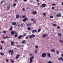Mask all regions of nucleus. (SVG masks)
I'll list each match as a JSON object with an SVG mask.
<instances>
[{
	"label": "nucleus",
	"instance_id": "42",
	"mask_svg": "<svg viewBox=\"0 0 63 63\" xmlns=\"http://www.w3.org/2000/svg\"><path fill=\"white\" fill-rule=\"evenodd\" d=\"M3 33L4 34H6V31H5L3 32Z\"/></svg>",
	"mask_w": 63,
	"mask_h": 63
},
{
	"label": "nucleus",
	"instance_id": "34",
	"mask_svg": "<svg viewBox=\"0 0 63 63\" xmlns=\"http://www.w3.org/2000/svg\"><path fill=\"white\" fill-rule=\"evenodd\" d=\"M41 29H39L38 30V32H40V31H41Z\"/></svg>",
	"mask_w": 63,
	"mask_h": 63
},
{
	"label": "nucleus",
	"instance_id": "9",
	"mask_svg": "<svg viewBox=\"0 0 63 63\" xmlns=\"http://www.w3.org/2000/svg\"><path fill=\"white\" fill-rule=\"evenodd\" d=\"M37 32V30H33L32 32V33H34V32Z\"/></svg>",
	"mask_w": 63,
	"mask_h": 63
},
{
	"label": "nucleus",
	"instance_id": "15",
	"mask_svg": "<svg viewBox=\"0 0 63 63\" xmlns=\"http://www.w3.org/2000/svg\"><path fill=\"white\" fill-rule=\"evenodd\" d=\"M58 36H61V35H62V34H61L60 33H58L57 34Z\"/></svg>",
	"mask_w": 63,
	"mask_h": 63
},
{
	"label": "nucleus",
	"instance_id": "24",
	"mask_svg": "<svg viewBox=\"0 0 63 63\" xmlns=\"http://www.w3.org/2000/svg\"><path fill=\"white\" fill-rule=\"evenodd\" d=\"M20 46H21L19 45H17V47H20Z\"/></svg>",
	"mask_w": 63,
	"mask_h": 63
},
{
	"label": "nucleus",
	"instance_id": "52",
	"mask_svg": "<svg viewBox=\"0 0 63 63\" xmlns=\"http://www.w3.org/2000/svg\"><path fill=\"white\" fill-rule=\"evenodd\" d=\"M26 33H25L24 34H23V36L24 37L25 36H26Z\"/></svg>",
	"mask_w": 63,
	"mask_h": 63
},
{
	"label": "nucleus",
	"instance_id": "27",
	"mask_svg": "<svg viewBox=\"0 0 63 63\" xmlns=\"http://www.w3.org/2000/svg\"><path fill=\"white\" fill-rule=\"evenodd\" d=\"M28 30H31V28L30 27H29L28 28Z\"/></svg>",
	"mask_w": 63,
	"mask_h": 63
},
{
	"label": "nucleus",
	"instance_id": "38",
	"mask_svg": "<svg viewBox=\"0 0 63 63\" xmlns=\"http://www.w3.org/2000/svg\"><path fill=\"white\" fill-rule=\"evenodd\" d=\"M60 58L61 59V60L63 61V59L62 58V57H60Z\"/></svg>",
	"mask_w": 63,
	"mask_h": 63
},
{
	"label": "nucleus",
	"instance_id": "46",
	"mask_svg": "<svg viewBox=\"0 0 63 63\" xmlns=\"http://www.w3.org/2000/svg\"><path fill=\"white\" fill-rule=\"evenodd\" d=\"M43 15L44 16H46V13H43Z\"/></svg>",
	"mask_w": 63,
	"mask_h": 63
},
{
	"label": "nucleus",
	"instance_id": "6",
	"mask_svg": "<svg viewBox=\"0 0 63 63\" xmlns=\"http://www.w3.org/2000/svg\"><path fill=\"white\" fill-rule=\"evenodd\" d=\"M16 23L15 22H13L12 23V25H16Z\"/></svg>",
	"mask_w": 63,
	"mask_h": 63
},
{
	"label": "nucleus",
	"instance_id": "62",
	"mask_svg": "<svg viewBox=\"0 0 63 63\" xmlns=\"http://www.w3.org/2000/svg\"><path fill=\"white\" fill-rule=\"evenodd\" d=\"M37 5H38V6L40 5V3H38L37 4Z\"/></svg>",
	"mask_w": 63,
	"mask_h": 63
},
{
	"label": "nucleus",
	"instance_id": "48",
	"mask_svg": "<svg viewBox=\"0 0 63 63\" xmlns=\"http://www.w3.org/2000/svg\"><path fill=\"white\" fill-rule=\"evenodd\" d=\"M17 34H16L15 35V37H17Z\"/></svg>",
	"mask_w": 63,
	"mask_h": 63
},
{
	"label": "nucleus",
	"instance_id": "53",
	"mask_svg": "<svg viewBox=\"0 0 63 63\" xmlns=\"http://www.w3.org/2000/svg\"><path fill=\"white\" fill-rule=\"evenodd\" d=\"M3 39H6V38L5 37H3Z\"/></svg>",
	"mask_w": 63,
	"mask_h": 63
},
{
	"label": "nucleus",
	"instance_id": "56",
	"mask_svg": "<svg viewBox=\"0 0 63 63\" xmlns=\"http://www.w3.org/2000/svg\"><path fill=\"white\" fill-rule=\"evenodd\" d=\"M36 1H37V2H39L40 0H36Z\"/></svg>",
	"mask_w": 63,
	"mask_h": 63
},
{
	"label": "nucleus",
	"instance_id": "37",
	"mask_svg": "<svg viewBox=\"0 0 63 63\" xmlns=\"http://www.w3.org/2000/svg\"><path fill=\"white\" fill-rule=\"evenodd\" d=\"M6 37V39H9V38H10V37H8V36H7Z\"/></svg>",
	"mask_w": 63,
	"mask_h": 63
},
{
	"label": "nucleus",
	"instance_id": "18",
	"mask_svg": "<svg viewBox=\"0 0 63 63\" xmlns=\"http://www.w3.org/2000/svg\"><path fill=\"white\" fill-rule=\"evenodd\" d=\"M35 19L33 18H32V19L31 20V21H35Z\"/></svg>",
	"mask_w": 63,
	"mask_h": 63
},
{
	"label": "nucleus",
	"instance_id": "33",
	"mask_svg": "<svg viewBox=\"0 0 63 63\" xmlns=\"http://www.w3.org/2000/svg\"><path fill=\"white\" fill-rule=\"evenodd\" d=\"M0 50H2V49H3V48L2 47V46H1L0 47Z\"/></svg>",
	"mask_w": 63,
	"mask_h": 63
},
{
	"label": "nucleus",
	"instance_id": "39",
	"mask_svg": "<svg viewBox=\"0 0 63 63\" xmlns=\"http://www.w3.org/2000/svg\"><path fill=\"white\" fill-rule=\"evenodd\" d=\"M31 38H32V36H31V35H30L29 38L31 39Z\"/></svg>",
	"mask_w": 63,
	"mask_h": 63
},
{
	"label": "nucleus",
	"instance_id": "45",
	"mask_svg": "<svg viewBox=\"0 0 63 63\" xmlns=\"http://www.w3.org/2000/svg\"><path fill=\"white\" fill-rule=\"evenodd\" d=\"M6 61L7 62H9V60H8V59H6Z\"/></svg>",
	"mask_w": 63,
	"mask_h": 63
},
{
	"label": "nucleus",
	"instance_id": "44",
	"mask_svg": "<svg viewBox=\"0 0 63 63\" xmlns=\"http://www.w3.org/2000/svg\"><path fill=\"white\" fill-rule=\"evenodd\" d=\"M58 60H59V61H60L61 60V59H60V58H58Z\"/></svg>",
	"mask_w": 63,
	"mask_h": 63
},
{
	"label": "nucleus",
	"instance_id": "43",
	"mask_svg": "<svg viewBox=\"0 0 63 63\" xmlns=\"http://www.w3.org/2000/svg\"><path fill=\"white\" fill-rule=\"evenodd\" d=\"M1 3L3 4V3H4V1H1Z\"/></svg>",
	"mask_w": 63,
	"mask_h": 63
},
{
	"label": "nucleus",
	"instance_id": "4",
	"mask_svg": "<svg viewBox=\"0 0 63 63\" xmlns=\"http://www.w3.org/2000/svg\"><path fill=\"white\" fill-rule=\"evenodd\" d=\"M13 51L14 50H12V51L11 50V49L9 50L8 51L9 52V53H11V54L12 55V54H13Z\"/></svg>",
	"mask_w": 63,
	"mask_h": 63
},
{
	"label": "nucleus",
	"instance_id": "7",
	"mask_svg": "<svg viewBox=\"0 0 63 63\" xmlns=\"http://www.w3.org/2000/svg\"><path fill=\"white\" fill-rule=\"evenodd\" d=\"M11 43L12 46H14V45L15 44V42H14L13 41H11Z\"/></svg>",
	"mask_w": 63,
	"mask_h": 63
},
{
	"label": "nucleus",
	"instance_id": "49",
	"mask_svg": "<svg viewBox=\"0 0 63 63\" xmlns=\"http://www.w3.org/2000/svg\"><path fill=\"white\" fill-rule=\"evenodd\" d=\"M57 54H58L59 53V52L58 51L57 52Z\"/></svg>",
	"mask_w": 63,
	"mask_h": 63
},
{
	"label": "nucleus",
	"instance_id": "35",
	"mask_svg": "<svg viewBox=\"0 0 63 63\" xmlns=\"http://www.w3.org/2000/svg\"><path fill=\"white\" fill-rule=\"evenodd\" d=\"M25 40H23L22 41V43L23 44H24L25 43Z\"/></svg>",
	"mask_w": 63,
	"mask_h": 63
},
{
	"label": "nucleus",
	"instance_id": "54",
	"mask_svg": "<svg viewBox=\"0 0 63 63\" xmlns=\"http://www.w3.org/2000/svg\"><path fill=\"white\" fill-rule=\"evenodd\" d=\"M48 63H52V62L50 61L48 62Z\"/></svg>",
	"mask_w": 63,
	"mask_h": 63
},
{
	"label": "nucleus",
	"instance_id": "12",
	"mask_svg": "<svg viewBox=\"0 0 63 63\" xmlns=\"http://www.w3.org/2000/svg\"><path fill=\"white\" fill-rule=\"evenodd\" d=\"M47 55L49 57H51V56H50V53H47Z\"/></svg>",
	"mask_w": 63,
	"mask_h": 63
},
{
	"label": "nucleus",
	"instance_id": "23",
	"mask_svg": "<svg viewBox=\"0 0 63 63\" xmlns=\"http://www.w3.org/2000/svg\"><path fill=\"white\" fill-rule=\"evenodd\" d=\"M37 51H38V50H37V49L35 50L34 51V52L35 53V54H36L37 53Z\"/></svg>",
	"mask_w": 63,
	"mask_h": 63
},
{
	"label": "nucleus",
	"instance_id": "25",
	"mask_svg": "<svg viewBox=\"0 0 63 63\" xmlns=\"http://www.w3.org/2000/svg\"><path fill=\"white\" fill-rule=\"evenodd\" d=\"M11 62L12 63H14V61L13 60H11Z\"/></svg>",
	"mask_w": 63,
	"mask_h": 63
},
{
	"label": "nucleus",
	"instance_id": "28",
	"mask_svg": "<svg viewBox=\"0 0 63 63\" xmlns=\"http://www.w3.org/2000/svg\"><path fill=\"white\" fill-rule=\"evenodd\" d=\"M25 17H26V16L25 15H24L22 16V18H25Z\"/></svg>",
	"mask_w": 63,
	"mask_h": 63
},
{
	"label": "nucleus",
	"instance_id": "1",
	"mask_svg": "<svg viewBox=\"0 0 63 63\" xmlns=\"http://www.w3.org/2000/svg\"><path fill=\"white\" fill-rule=\"evenodd\" d=\"M34 59V57L32 56L31 58L30 59V61L29 62V63H31L33 62V59Z\"/></svg>",
	"mask_w": 63,
	"mask_h": 63
},
{
	"label": "nucleus",
	"instance_id": "13",
	"mask_svg": "<svg viewBox=\"0 0 63 63\" xmlns=\"http://www.w3.org/2000/svg\"><path fill=\"white\" fill-rule=\"evenodd\" d=\"M0 55L1 56H3L4 55V54L3 53H2V52H0Z\"/></svg>",
	"mask_w": 63,
	"mask_h": 63
},
{
	"label": "nucleus",
	"instance_id": "30",
	"mask_svg": "<svg viewBox=\"0 0 63 63\" xmlns=\"http://www.w3.org/2000/svg\"><path fill=\"white\" fill-rule=\"evenodd\" d=\"M53 26H54L55 27L57 26V25H56V24H53Z\"/></svg>",
	"mask_w": 63,
	"mask_h": 63
},
{
	"label": "nucleus",
	"instance_id": "26",
	"mask_svg": "<svg viewBox=\"0 0 63 63\" xmlns=\"http://www.w3.org/2000/svg\"><path fill=\"white\" fill-rule=\"evenodd\" d=\"M57 16H58L59 17H60L61 16V15H59V14H57Z\"/></svg>",
	"mask_w": 63,
	"mask_h": 63
},
{
	"label": "nucleus",
	"instance_id": "20",
	"mask_svg": "<svg viewBox=\"0 0 63 63\" xmlns=\"http://www.w3.org/2000/svg\"><path fill=\"white\" fill-rule=\"evenodd\" d=\"M16 3L13 4V7H16Z\"/></svg>",
	"mask_w": 63,
	"mask_h": 63
},
{
	"label": "nucleus",
	"instance_id": "29",
	"mask_svg": "<svg viewBox=\"0 0 63 63\" xmlns=\"http://www.w3.org/2000/svg\"><path fill=\"white\" fill-rule=\"evenodd\" d=\"M60 42H62V43H63V40L62 41L61 40H60Z\"/></svg>",
	"mask_w": 63,
	"mask_h": 63
},
{
	"label": "nucleus",
	"instance_id": "5",
	"mask_svg": "<svg viewBox=\"0 0 63 63\" xmlns=\"http://www.w3.org/2000/svg\"><path fill=\"white\" fill-rule=\"evenodd\" d=\"M28 19V18H25L24 19H23V22H25V21H26V20H27V19Z\"/></svg>",
	"mask_w": 63,
	"mask_h": 63
},
{
	"label": "nucleus",
	"instance_id": "57",
	"mask_svg": "<svg viewBox=\"0 0 63 63\" xmlns=\"http://www.w3.org/2000/svg\"><path fill=\"white\" fill-rule=\"evenodd\" d=\"M22 10L23 11H24L25 10V9L24 8H23L22 9Z\"/></svg>",
	"mask_w": 63,
	"mask_h": 63
},
{
	"label": "nucleus",
	"instance_id": "55",
	"mask_svg": "<svg viewBox=\"0 0 63 63\" xmlns=\"http://www.w3.org/2000/svg\"><path fill=\"white\" fill-rule=\"evenodd\" d=\"M35 47L36 48H38V46H35Z\"/></svg>",
	"mask_w": 63,
	"mask_h": 63
},
{
	"label": "nucleus",
	"instance_id": "47",
	"mask_svg": "<svg viewBox=\"0 0 63 63\" xmlns=\"http://www.w3.org/2000/svg\"><path fill=\"white\" fill-rule=\"evenodd\" d=\"M56 5V4H54V3H53L52 4V6H55Z\"/></svg>",
	"mask_w": 63,
	"mask_h": 63
},
{
	"label": "nucleus",
	"instance_id": "10",
	"mask_svg": "<svg viewBox=\"0 0 63 63\" xmlns=\"http://www.w3.org/2000/svg\"><path fill=\"white\" fill-rule=\"evenodd\" d=\"M33 15H36L37 14V12L36 11H34L32 13Z\"/></svg>",
	"mask_w": 63,
	"mask_h": 63
},
{
	"label": "nucleus",
	"instance_id": "59",
	"mask_svg": "<svg viewBox=\"0 0 63 63\" xmlns=\"http://www.w3.org/2000/svg\"><path fill=\"white\" fill-rule=\"evenodd\" d=\"M15 2H17V0H15Z\"/></svg>",
	"mask_w": 63,
	"mask_h": 63
},
{
	"label": "nucleus",
	"instance_id": "11",
	"mask_svg": "<svg viewBox=\"0 0 63 63\" xmlns=\"http://www.w3.org/2000/svg\"><path fill=\"white\" fill-rule=\"evenodd\" d=\"M15 31H12L11 32V35H14V34H15Z\"/></svg>",
	"mask_w": 63,
	"mask_h": 63
},
{
	"label": "nucleus",
	"instance_id": "16",
	"mask_svg": "<svg viewBox=\"0 0 63 63\" xmlns=\"http://www.w3.org/2000/svg\"><path fill=\"white\" fill-rule=\"evenodd\" d=\"M19 15H17L16 16V18H18L19 17Z\"/></svg>",
	"mask_w": 63,
	"mask_h": 63
},
{
	"label": "nucleus",
	"instance_id": "60",
	"mask_svg": "<svg viewBox=\"0 0 63 63\" xmlns=\"http://www.w3.org/2000/svg\"><path fill=\"white\" fill-rule=\"evenodd\" d=\"M1 42L2 43H4V41H1Z\"/></svg>",
	"mask_w": 63,
	"mask_h": 63
},
{
	"label": "nucleus",
	"instance_id": "14",
	"mask_svg": "<svg viewBox=\"0 0 63 63\" xmlns=\"http://www.w3.org/2000/svg\"><path fill=\"white\" fill-rule=\"evenodd\" d=\"M31 23H29L27 25V26H28V27H29V26H31Z\"/></svg>",
	"mask_w": 63,
	"mask_h": 63
},
{
	"label": "nucleus",
	"instance_id": "8",
	"mask_svg": "<svg viewBox=\"0 0 63 63\" xmlns=\"http://www.w3.org/2000/svg\"><path fill=\"white\" fill-rule=\"evenodd\" d=\"M20 56V54H18V55L16 56V59H17V58H18V57H19Z\"/></svg>",
	"mask_w": 63,
	"mask_h": 63
},
{
	"label": "nucleus",
	"instance_id": "41",
	"mask_svg": "<svg viewBox=\"0 0 63 63\" xmlns=\"http://www.w3.org/2000/svg\"><path fill=\"white\" fill-rule=\"evenodd\" d=\"M54 9H55V7H52V10H54Z\"/></svg>",
	"mask_w": 63,
	"mask_h": 63
},
{
	"label": "nucleus",
	"instance_id": "63",
	"mask_svg": "<svg viewBox=\"0 0 63 63\" xmlns=\"http://www.w3.org/2000/svg\"><path fill=\"white\" fill-rule=\"evenodd\" d=\"M36 22H33V24H34V23H35Z\"/></svg>",
	"mask_w": 63,
	"mask_h": 63
},
{
	"label": "nucleus",
	"instance_id": "31",
	"mask_svg": "<svg viewBox=\"0 0 63 63\" xmlns=\"http://www.w3.org/2000/svg\"><path fill=\"white\" fill-rule=\"evenodd\" d=\"M50 17L51 18H52L53 17V16H50Z\"/></svg>",
	"mask_w": 63,
	"mask_h": 63
},
{
	"label": "nucleus",
	"instance_id": "3",
	"mask_svg": "<svg viewBox=\"0 0 63 63\" xmlns=\"http://www.w3.org/2000/svg\"><path fill=\"white\" fill-rule=\"evenodd\" d=\"M46 6H47V5H46V4H43L41 5V6H40V7L42 8V7H45Z\"/></svg>",
	"mask_w": 63,
	"mask_h": 63
},
{
	"label": "nucleus",
	"instance_id": "17",
	"mask_svg": "<svg viewBox=\"0 0 63 63\" xmlns=\"http://www.w3.org/2000/svg\"><path fill=\"white\" fill-rule=\"evenodd\" d=\"M47 34H44L42 36L43 37H45L46 36H47V35H46Z\"/></svg>",
	"mask_w": 63,
	"mask_h": 63
},
{
	"label": "nucleus",
	"instance_id": "61",
	"mask_svg": "<svg viewBox=\"0 0 63 63\" xmlns=\"http://www.w3.org/2000/svg\"><path fill=\"white\" fill-rule=\"evenodd\" d=\"M23 0V1L24 2H26V1H27V0Z\"/></svg>",
	"mask_w": 63,
	"mask_h": 63
},
{
	"label": "nucleus",
	"instance_id": "58",
	"mask_svg": "<svg viewBox=\"0 0 63 63\" xmlns=\"http://www.w3.org/2000/svg\"><path fill=\"white\" fill-rule=\"evenodd\" d=\"M10 6H8V7H7V9H10Z\"/></svg>",
	"mask_w": 63,
	"mask_h": 63
},
{
	"label": "nucleus",
	"instance_id": "32",
	"mask_svg": "<svg viewBox=\"0 0 63 63\" xmlns=\"http://www.w3.org/2000/svg\"><path fill=\"white\" fill-rule=\"evenodd\" d=\"M32 37H35V35L34 34H32L31 35Z\"/></svg>",
	"mask_w": 63,
	"mask_h": 63
},
{
	"label": "nucleus",
	"instance_id": "64",
	"mask_svg": "<svg viewBox=\"0 0 63 63\" xmlns=\"http://www.w3.org/2000/svg\"><path fill=\"white\" fill-rule=\"evenodd\" d=\"M62 5H63V2H62Z\"/></svg>",
	"mask_w": 63,
	"mask_h": 63
},
{
	"label": "nucleus",
	"instance_id": "51",
	"mask_svg": "<svg viewBox=\"0 0 63 63\" xmlns=\"http://www.w3.org/2000/svg\"><path fill=\"white\" fill-rule=\"evenodd\" d=\"M20 26L21 27H22L23 26V24H22L20 25Z\"/></svg>",
	"mask_w": 63,
	"mask_h": 63
},
{
	"label": "nucleus",
	"instance_id": "36",
	"mask_svg": "<svg viewBox=\"0 0 63 63\" xmlns=\"http://www.w3.org/2000/svg\"><path fill=\"white\" fill-rule=\"evenodd\" d=\"M25 38L27 40V39H28V36H27Z\"/></svg>",
	"mask_w": 63,
	"mask_h": 63
},
{
	"label": "nucleus",
	"instance_id": "50",
	"mask_svg": "<svg viewBox=\"0 0 63 63\" xmlns=\"http://www.w3.org/2000/svg\"><path fill=\"white\" fill-rule=\"evenodd\" d=\"M32 53H31L29 55L30 56H32Z\"/></svg>",
	"mask_w": 63,
	"mask_h": 63
},
{
	"label": "nucleus",
	"instance_id": "22",
	"mask_svg": "<svg viewBox=\"0 0 63 63\" xmlns=\"http://www.w3.org/2000/svg\"><path fill=\"white\" fill-rule=\"evenodd\" d=\"M12 29H13V27H11L10 29L9 30V31H12Z\"/></svg>",
	"mask_w": 63,
	"mask_h": 63
},
{
	"label": "nucleus",
	"instance_id": "19",
	"mask_svg": "<svg viewBox=\"0 0 63 63\" xmlns=\"http://www.w3.org/2000/svg\"><path fill=\"white\" fill-rule=\"evenodd\" d=\"M55 50L53 49H52L51 50V51H52V52H55Z\"/></svg>",
	"mask_w": 63,
	"mask_h": 63
},
{
	"label": "nucleus",
	"instance_id": "40",
	"mask_svg": "<svg viewBox=\"0 0 63 63\" xmlns=\"http://www.w3.org/2000/svg\"><path fill=\"white\" fill-rule=\"evenodd\" d=\"M57 28L58 29H59V28H60V27L58 26L57 27Z\"/></svg>",
	"mask_w": 63,
	"mask_h": 63
},
{
	"label": "nucleus",
	"instance_id": "2",
	"mask_svg": "<svg viewBox=\"0 0 63 63\" xmlns=\"http://www.w3.org/2000/svg\"><path fill=\"white\" fill-rule=\"evenodd\" d=\"M46 57V53H43L42 55V57Z\"/></svg>",
	"mask_w": 63,
	"mask_h": 63
},
{
	"label": "nucleus",
	"instance_id": "21",
	"mask_svg": "<svg viewBox=\"0 0 63 63\" xmlns=\"http://www.w3.org/2000/svg\"><path fill=\"white\" fill-rule=\"evenodd\" d=\"M21 37H22V35H20L18 37V39H20L21 38Z\"/></svg>",
	"mask_w": 63,
	"mask_h": 63
}]
</instances>
